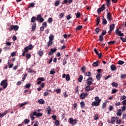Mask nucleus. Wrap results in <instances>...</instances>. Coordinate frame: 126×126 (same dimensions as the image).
<instances>
[{
    "label": "nucleus",
    "instance_id": "obj_12",
    "mask_svg": "<svg viewBox=\"0 0 126 126\" xmlns=\"http://www.w3.org/2000/svg\"><path fill=\"white\" fill-rule=\"evenodd\" d=\"M45 111L47 112L48 115H50L51 112H52V108H51V106H48Z\"/></svg>",
    "mask_w": 126,
    "mask_h": 126
},
{
    "label": "nucleus",
    "instance_id": "obj_54",
    "mask_svg": "<svg viewBox=\"0 0 126 126\" xmlns=\"http://www.w3.org/2000/svg\"><path fill=\"white\" fill-rule=\"evenodd\" d=\"M125 99H126V96L122 95V97L120 98V101H123V100H125Z\"/></svg>",
    "mask_w": 126,
    "mask_h": 126
},
{
    "label": "nucleus",
    "instance_id": "obj_18",
    "mask_svg": "<svg viewBox=\"0 0 126 126\" xmlns=\"http://www.w3.org/2000/svg\"><path fill=\"white\" fill-rule=\"evenodd\" d=\"M122 114H123V112L122 111V109H119L117 112V116H119V117H121Z\"/></svg>",
    "mask_w": 126,
    "mask_h": 126
},
{
    "label": "nucleus",
    "instance_id": "obj_60",
    "mask_svg": "<svg viewBox=\"0 0 126 126\" xmlns=\"http://www.w3.org/2000/svg\"><path fill=\"white\" fill-rule=\"evenodd\" d=\"M51 118H53L54 121H57V115H53L51 116Z\"/></svg>",
    "mask_w": 126,
    "mask_h": 126
},
{
    "label": "nucleus",
    "instance_id": "obj_64",
    "mask_svg": "<svg viewBox=\"0 0 126 126\" xmlns=\"http://www.w3.org/2000/svg\"><path fill=\"white\" fill-rule=\"evenodd\" d=\"M122 105L123 106H126V99H125L122 101Z\"/></svg>",
    "mask_w": 126,
    "mask_h": 126
},
{
    "label": "nucleus",
    "instance_id": "obj_2",
    "mask_svg": "<svg viewBox=\"0 0 126 126\" xmlns=\"http://www.w3.org/2000/svg\"><path fill=\"white\" fill-rule=\"evenodd\" d=\"M95 101H93L92 103V106L94 107V106H99L100 103H101V99H99V97L96 96L94 98Z\"/></svg>",
    "mask_w": 126,
    "mask_h": 126
},
{
    "label": "nucleus",
    "instance_id": "obj_24",
    "mask_svg": "<svg viewBox=\"0 0 126 126\" xmlns=\"http://www.w3.org/2000/svg\"><path fill=\"white\" fill-rule=\"evenodd\" d=\"M37 54L39 57H42L43 55H44V52H43V51L39 50Z\"/></svg>",
    "mask_w": 126,
    "mask_h": 126
},
{
    "label": "nucleus",
    "instance_id": "obj_41",
    "mask_svg": "<svg viewBox=\"0 0 126 126\" xmlns=\"http://www.w3.org/2000/svg\"><path fill=\"white\" fill-rule=\"evenodd\" d=\"M75 15L76 18H79V17H80V15H81V13L80 12H77V13H75Z\"/></svg>",
    "mask_w": 126,
    "mask_h": 126
},
{
    "label": "nucleus",
    "instance_id": "obj_61",
    "mask_svg": "<svg viewBox=\"0 0 126 126\" xmlns=\"http://www.w3.org/2000/svg\"><path fill=\"white\" fill-rule=\"evenodd\" d=\"M105 108H106V103L104 102L102 103V109L104 110Z\"/></svg>",
    "mask_w": 126,
    "mask_h": 126
},
{
    "label": "nucleus",
    "instance_id": "obj_23",
    "mask_svg": "<svg viewBox=\"0 0 126 126\" xmlns=\"http://www.w3.org/2000/svg\"><path fill=\"white\" fill-rule=\"evenodd\" d=\"M101 75H102V74H101L100 73H97L96 74V78L97 80H100Z\"/></svg>",
    "mask_w": 126,
    "mask_h": 126
},
{
    "label": "nucleus",
    "instance_id": "obj_20",
    "mask_svg": "<svg viewBox=\"0 0 126 126\" xmlns=\"http://www.w3.org/2000/svg\"><path fill=\"white\" fill-rule=\"evenodd\" d=\"M66 61H67V57H64V59L63 60V65H65V64L67 63Z\"/></svg>",
    "mask_w": 126,
    "mask_h": 126
},
{
    "label": "nucleus",
    "instance_id": "obj_5",
    "mask_svg": "<svg viewBox=\"0 0 126 126\" xmlns=\"http://www.w3.org/2000/svg\"><path fill=\"white\" fill-rule=\"evenodd\" d=\"M106 9V7H105V4H103L100 7L97 9V13H100L102 11H104Z\"/></svg>",
    "mask_w": 126,
    "mask_h": 126
},
{
    "label": "nucleus",
    "instance_id": "obj_31",
    "mask_svg": "<svg viewBox=\"0 0 126 126\" xmlns=\"http://www.w3.org/2000/svg\"><path fill=\"white\" fill-rule=\"evenodd\" d=\"M52 45H53V41L49 40L47 42V48H49Z\"/></svg>",
    "mask_w": 126,
    "mask_h": 126
},
{
    "label": "nucleus",
    "instance_id": "obj_22",
    "mask_svg": "<svg viewBox=\"0 0 126 126\" xmlns=\"http://www.w3.org/2000/svg\"><path fill=\"white\" fill-rule=\"evenodd\" d=\"M36 17L33 16V17H32L31 18V22L32 23H35V21H36Z\"/></svg>",
    "mask_w": 126,
    "mask_h": 126
},
{
    "label": "nucleus",
    "instance_id": "obj_13",
    "mask_svg": "<svg viewBox=\"0 0 126 126\" xmlns=\"http://www.w3.org/2000/svg\"><path fill=\"white\" fill-rule=\"evenodd\" d=\"M37 26V23H33L32 26V31H35L36 30V27Z\"/></svg>",
    "mask_w": 126,
    "mask_h": 126
},
{
    "label": "nucleus",
    "instance_id": "obj_48",
    "mask_svg": "<svg viewBox=\"0 0 126 126\" xmlns=\"http://www.w3.org/2000/svg\"><path fill=\"white\" fill-rule=\"evenodd\" d=\"M94 120H95V121H97V120H99V117L98 116V114L94 115Z\"/></svg>",
    "mask_w": 126,
    "mask_h": 126
},
{
    "label": "nucleus",
    "instance_id": "obj_51",
    "mask_svg": "<svg viewBox=\"0 0 126 126\" xmlns=\"http://www.w3.org/2000/svg\"><path fill=\"white\" fill-rule=\"evenodd\" d=\"M115 43H116V41H111L108 42V45H114V44H115Z\"/></svg>",
    "mask_w": 126,
    "mask_h": 126
},
{
    "label": "nucleus",
    "instance_id": "obj_55",
    "mask_svg": "<svg viewBox=\"0 0 126 126\" xmlns=\"http://www.w3.org/2000/svg\"><path fill=\"white\" fill-rule=\"evenodd\" d=\"M29 122H30V120H29V119H25L24 120V123H25V125H27V124H28L29 123Z\"/></svg>",
    "mask_w": 126,
    "mask_h": 126
},
{
    "label": "nucleus",
    "instance_id": "obj_38",
    "mask_svg": "<svg viewBox=\"0 0 126 126\" xmlns=\"http://www.w3.org/2000/svg\"><path fill=\"white\" fill-rule=\"evenodd\" d=\"M82 79H83V76H82V75H80L79 78L78 79V81L79 82H81V81H82Z\"/></svg>",
    "mask_w": 126,
    "mask_h": 126
},
{
    "label": "nucleus",
    "instance_id": "obj_52",
    "mask_svg": "<svg viewBox=\"0 0 126 126\" xmlns=\"http://www.w3.org/2000/svg\"><path fill=\"white\" fill-rule=\"evenodd\" d=\"M47 21L48 23H52V22H53V18H49Z\"/></svg>",
    "mask_w": 126,
    "mask_h": 126
},
{
    "label": "nucleus",
    "instance_id": "obj_56",
    "mask_svg": "<svg viewBox=\"0 0 126 126\" xmlns=\"http://www.w3.org/2000/svg\"><path fill=\"white\" fill-rule=\"evenodd\" d=\"M115 106L116 107H117V106H121V102H120V101H116Z\"/></svg>",
    "mask_w": 126,
    "mask_h": 126
},
{
    "label": "nucleus",
    "instance_id": "obj_63",
    "mask_svg": "<svg viewBox=\"0 0 126 126\" xmlns=\"http://www.w3.org/2000/svg\"><path fill=\"white\" fill-rule=\"evenodd\" d=\"M118 35H119L120 36H123L125 34H124V33H122V31H119L118 32Z\"/></svg>",
    "mask_w": 126,
    "mask_h": 126
},
{
    "label": "nucleus",
    "instance_id": "obj_7",
    "mask_svg": "<svg viewBox=\"0 0 126 126\" xmlns=\"http://www.w3.org/2000/svg\"><path fill=\"white\" fill-rule=\"evenodd\" d=\"M87 84L89 86H90L92 84V82H93V78L92 77H89L87 80Z\"/></svg>",
    "mask_w": 126,
    "mask_h": 126
},
{
    "label": "nucleus",
    "instance_id": "obj_37",
    "mask_svg": "<svg viewBox=\"0 0 126 126\" xmlns=\"http://www.w3.org/2000/svg\"><path fill=\"white\" fill-rule=\"evenodd\" d=\"M103 35H100L99 36V39H98V41H100V42H103Z\"/></svg>",
    "mask_w": 126,
    "mask_h": 126
},
{
    "label": "nucleus",
    "instance_id": "obj_53",
    "mask_svg": "<svg viewBox=\"0 0 126 126\" xmlns=\"http://www.w3.org/2000/svg\"><path fill=\"white\" fill-rule=\"evenodd\" d=\"M120 39H121V40H122V42H123L124 43H125V42H126V37L125 38L124 37H120Z\"/></svg>",
    "mask_w": 126,
    "mask_h": 126
},
{
    "label": "nucleus",
    "instance_id": "obj_11",
    "mask_svg": "<svg viewBox=\"0 0 126 126\" xmlns=\"http://www.w3.org/2000/svg\"><path fill=\"white\" fill-rule=\"evenodd\" d=\"M32 116H36L37 117V118L39 117H42V116H43V113H37L36 112H34L32 113Z\"/></svg>",
    "mask_w": 126,
    "mask_h": 126
},
{
    "label": "nucleus",
    "instance_id": "obj_43",
    "mask_svg": "<svg viewBox=\"0 0 126 126\" xmlns=\"http://www.w3.org/2000/svg\"><path fill=\"white\" fill-rule=\"evenodd\" d=\"M111 85H112L113 87H118V83L116 82L112 83Z\"/></svg>",
    "mask_w": 126,
    "mask_h": 126
},
{
    "label": "nucleus",
    "instance_id": "obj_34",
    "mask_svg": "<svg viewBox=\"0 0 126 126\" xmlns=\"http://www.w3.org/2000/svg\"><path fill=\"white\" fill-rule=\"evenodd\" d=\"M106 5L107 7L110 6L111 5V0H106Z\"/></svg>",
    "mask_w": 126,
    "mask_h": 126
},
{
    "label": "nucleus",
    "instance_id": "obj_4",
    "mask_svg": "<svg viewBox=\"0 0 126 126\" xmlns=\"http://www.w3.org/2000/svg\"><path fill=\"white\" fill-rule=\"evenodd\" d=\"M18 29H19V26L18 25H11L9 28V31H12V30H14L16 32Z\"/></svg>",
    "mask_w": 126,
    "mask_h": 126
},
{
    "label": "nucleus",
    "instance_id": "obj_1",
    "mask_svg": "<svg viewBox=\"0 0 126 126\" xmlns=\"http://www.w3.org/2000/svg\"><path fill=\"white\" fill-rule=\"evenodd\" d=\"M0 85V86H2V88H0V91H2L3 89H6V87H7L8 85V83H7V80L5 79L1 81Z\"/></svg>",
    "mask_w": 126,
    "mask_h": 126
},
{
    "label": "nucleus",
    "instance_id": "obj_10",
    "mask_svg": "<svg viewBox=\"0 0 126 126\" xmlns=\"http://www.w3.org/2000/svg\"><path fill=\"white\" fill-rule=\"evenodd\" d=\"M107 20L109 22H111V21L113 19L112 17V14H111L110 12H108L107 14Z\"/></svg>",
    "mask_w": 126,
    "mask_h": 126
},
{
    "label": "nucleus",
    "instance_id": "obj_30",
    "mask_svg": "<svg viewBox=\"0 0 126 126\" xmlns=\"http://www.w3.org/2000/svg\"><path fill=\"white\" fill-rule=\"evenodd\" d=\"M82 26H78L76 28V31H79V30H81V29H82Z\"/></svg>",
    "mask_w": 126,
    "mask_h": 126
},
{
    "label": "nucleus",
    "instance_id": "obj_35",
    "mask_svg": "<svg viewBox=\"0 0 126 126\" xmlns=\"http://www.w3.org/2000/svg\"><path fill=\"white\" fill-rule=\"evenodd\" d=\"M85 89L87 92H89L90 91V86L88 85L85 87Z\"/></svg>",
    "mask_w": 126,
    "mask_h": 126
},
{
    "label": "nucleus",
    "instance_id": "obj_46",
    "mask_svg": "<svg viewBox=\"0 0 126 126\" xmlns=\"http://www.w3.org/2000/svg\"><path fill=\"white\" fill-rule=\"evenodd\" d=\"M23 77L22 78V81H24L25 79H26V76H27V73H26L25 74H23Z\"/></svg>",
    "mask_w": 126,
    "mask_h": 126
},
{
    "label": "nucleus",
    "instance_id": "obj_28",
    "mask_svg": "<svg viewBox=\"0 0 126 126\" xmlns=\"http://www.w3.org/2000/svg\"><path fill=\"white\" fill-rule=\"evenodd\" d=\"M77 108V103H75L73 104V106L72 107V110H74V111H75V109Z\"/></svg>",
    "mask_w": 126,
    "mask_h": 126
},
{
    "label": "nucleus",
    "instance_id": "obj_62",
    "mask_svg": "<svg viewBox=\"0 0 126 126\" xmlns=\"http://www.w3.org/2000/svg\"><path fill=\"white\" fill-rule=\"evenodd\" d=\"M50 50L51 52L55 53L57 52V48H55L54 49H51Z\"/></svg>",
    "mask_w": 126,
    "mask_h": 126
},
{
    "label": "nucleus",
    "instance_id": "obj_50",
    "mask_svg": "<svg viewBox=\"0 0 126 126\" xmlns=\"http://www.w3.org/2000/svg\"><path fill=\"white\" fill-rule=\"evenodd\" d=\"M55 125L56 126H60V122L59 121V120H55Z\"/></svg>",
    "mask_w": 126,
    "mask_h": 126
},
{
    "label": "nucleus",
    "instance_id": "obj_14",
    "mask_svg": "<svg viewBox=\"0 0 126 126\" xmlns=\"http://www.w3.org/2000/svg\"><path fill=\"white\" fill-rule=\"evenodd\" d=\"M110 68L112 70V71H115L117 69V67L116 66V65L112 64L110 66Z\"/></svg>",
    "mask_w": 126,
    "mask_h": 126
},
{
    "label": "nucleus",
    "instance_id": "obj_39",
    "mask_svg": "<svg viewBox=\"0 0 126 126\" xmlns=\"http://www.w3.org/2000/svg\"><path fill=\"white\" fill-rule=\"evenodd\" d=\"M80 104L81 108H84V106H85V103H84V101H81Z\"/></svg>",
    "mask_w": 126,
    "mask_h": 126
},
{
    "label": "nucleus",
    "instance_id": "obj_3",
    "mask_svg": "<svg viewBox=\"0 0 126 126\" xmlns=\"http://www.w3.org/2000/svg\"><path fill=\"white\" fill-rule=\"evenodd\" d=\"M68 122L70 125L75 126V125L77 124L78 120H77V119H73L72 118H70L68 120Z\"/></svg>",
    "mask_w": 126,
    "mask_h": 126
},
{
    "label": "nucleus",
    "instance_id": "obj_25",
    "mask_svg": "<svg viewBox=\"0 0 126 126\" xmlns=\"http://www.w3.org/2000/svg\"><path fill=\"white\" fill-rule=\"evenodd\" d=\"M107 23V20L104 17L102 18V24L103 25H106Z\"/></svg>",
    "mask_w": 126,
    "mask_h": 126
},
{
    "label": "nucleus",
    "instance_id": "obj_9",
    "mask_svg": "<svg viewBox=\"0 0 126 126\" xmlns=\"http://www.w3.org/2000/svg\"><path fill=\"white\" fill-rule=\"evenodd\" d=\"M88 95V94H87V93H83L80 95V99H81V100H83V99H84L85 97H87Z\"/></svg>",
    "mask_w": 126,
    "mask_h": 126
},
{
    "label": "nucleus",
    "instance_id": "obj_29",
    "mask_svg": "<svg viewBox=\"0 0 126 126\" xmlns=\"http://www.w3.org/2000/svg\"><path fill=\"white\" fill-rule=\"evenodd\" d=\"M92 65H93V66H98V65H99V61L94 62Z\"/></svg>",
    "mask_w": 126,
    "mask_h": 126
},
{
    "label": "nucleus",
    "instance_id": "obj_8",
    "mask_svg": "<svg viewBox=\"0 0 126 126\" xmlns=\"http://www.w3.org/2000/svg\"><path fill=\"white\" fill-rule=\"evenodd\" d=\"M33 48V46L32 44H30L28 46L25 47L24 51H26V52H29V50H32V49Z\"/></svg>",
    "mask_w": 126,
    "mask_h": 126
},
{
    "label": "nucleus",
    "instance_id": "obj_16",
    "mask_svg": "<svg viewBox=\"0 0 126 126\" xmlns=\"http://www.w3.org/2000/svg\"><path fill=\"white\" fill-rule=\"evenodd\" d=\"M31 58V54H30V53H26V61H28L29 59H30Z\"/></svg>",
    "mask_w": 126,
    "mask_h": 126
},
{
    "label": "nucleus",
    "instance_id": "obj_47",
    "mask_svg": "<svg viewBox=\"0 0 126 126\" xmlns=\"http://www.w3.org/2000/svg\"><path fill=\"white\" fill-rule=\"evenodd\" d=\"M63 16H64V13H61L59 15L60 18H62V17H63Z\"/></svg>",
    "mask_w": 126,
    "mask_h": 126
},
{
    "label": "nucleus",
    "instance_id": "obj_42",
    "mask_svg": "<svg viewBox=\"0 0 126 126\" xmlns=\"http://www.w3.org/2000/svg\"><path fill=\"white\" fill-rule=\"evenodd\" d=\"M26 104H28V102H25L24 103H21L20 104V107L21 108L22 107H23V106H25Z\"/></svg>",
    "mask_w": 126,
    "mask_h": 126
},
{
    "label": "nucleus",
    "instance_id": "obj_17",
    "mask_svg": "<svg viewBox=\"0 0 126 126\" xmlns=\"http://www.w3.org/2000/svg\"><path fill=\"white\" fill-rule=\"evenodd\" d=\"M37 102L40 105L45 104V100H44V99H38L37 100Z\"/></svg>",
    "mask_w": 126,
    "mask_h": 126
},
{
    "label": "nucleus",
    "instance_id": "obj_57",
    "mask_svg": "<svg viewBox=\"0 0 126 126\" xmlns=\"http://www.w3.org/2000/svg\"><path fill=\"white\" fill-rule=\"evenodd\" d=\"M86 75L87 76H89V77H90V76H91V72H87L86 73Z\"/></svg>",
    "mask_w": 126,
    "mask_h": 126
},
{
    "label": "nucleus",
    "instance_id": "obj_45",
    "mask_svg": "<svg viewBox=\"0 0 126 126\" xmlns=\"http://www.w3.org/2000/svg\"><path fill=\"white\" fill-rule=\"evenodd\" d=\"M124 63H125V62H124L123 61L120 60L118 61V64H120V65H123Z\"/></svg>",
    "mask_w": 126,
    "mask_h": 126
},
{
    "label": "nucleus",
    "instance_id": "obj_36",
    "mask_svg": "<svg viewBox=\"0 0 126 126\" xmlns=\"http://www.w3.org/2000/svg\"><path fill=\"white\" fill-rule=\"evenodd\" d=\"M34 6H35V4H34V3H31L29 4L28 8H31V7H34Z\"/></svg>",
    "mask_w": 126,
    "mask_h": 126
},
{
    "label": "nucleus",
    "instance_id": "obj_19",
    "mask_svg": "<svg viewBox=\"0 0 126 126\" xmlns=\"http://www.w3.org/2000/svg\"><path fill=\"white\" fill-rule=\"evenodd\" d=\"M115 29V24H112L110 25V32H112L113 30Z\"/></svg>",
    "mask_w": 126,
    "mask_h": 126
},
{
    "label": "nucleus",
    "instance_id": "obj_32",
    "mask_svg": "<svg viewBox=\"0 0 126 126\" xmlns=\"http://www.w3.org/2000/svg\"><path fill=\"white\" fill-rule=\"evenodd\" d=\"M54 36L52 34H51L49 37V41H51L53 42V41H54Z\"/></svg>",
    "mask_w": 126,
    "mask_h": 126
},
{
    "label": "nucleus",
    "instance_id": "obj_44",
    "mask_svg": "<svg viewBox=\"0 0 126 126\" xmlns=\"http://www.w3.org/2000/svg\"><path fill=\"white\" fill-rule=\"evenodd\" d=\"M60 0L56 1L54 4L55 6H58V5H60Z\"/></svg>",
    "mask_w": 126,
    "mask_h": 126
},
{
    "label": "nucleus",
    "instance_id": "obj_27",
    "mask_svg": "<svg viewBox=\"0 0 126 126\" xmlns=\"http://www.w3.org/2000/svg\"><path fill=\"white\" fill-rule=\"evenodd\" d=\"M96 21L97 22L96 26H98L100 24V17H97L96 18Z\"/></svg>",
    "mask_w": 126,
    "mask_h": 126
},
{
    "label": "nucleus",
    "instance_id": "obj_21",
    "mask_svg": "<svg viewBox=\"0 0 126 126\" xmlns=\"http://www.w3.org/2000/svg\"><path fill=\"white\" fill-rule=\"evenodd\" d=\"M116 123V117H113L111 119V124H115Z\"/></svg>",
    "mask_w": 126,
    "mask_h": 126
},
{
    "label": "nucleus",
    "instance_id": "obj_33",
    "mask_svg": "<svg viewBox=\"0 0 126 126\" xmlns=\"http://www.w3.org/2000/svg\"><path fill=\"white\" fill-rule=\"evenodd\" d=\"M65 80L66 81H69V80H70V77L69 76V74H67L66 75Z\"/></svg>",
    "mask_w": 126,
    "mask_h": 126
},
{
    "label": "nucleus",
    "instance_id": "obj_15",
    "mask_svg": "<svg viewBox=\"0 0 126 126\" xmlns=\"http://www.w3.org/2000/svg\"><path fill=\"white\" fill-rule=\"evenodd\" d=\"M8 113V110H5L4 112V113H3L2 114L0 113V118H3V117H4V116H5V115H6V114Z\"/></svg>",
    "mask_w": 126,
    "mask_h": 126
},
{
    "label": "nucleus",
    "instance_id": "obj_26",
    "mask_svg": "<svg viewBox=\"0 0 126 126\" xmlns=\"http://www.w3.org/2000/svg\"><path fill=\"white\" fill-rule=\"evenodd\" d=\"M94 32H95V34H98L99 32H101V29H100V28H96L94 30Z\"/></svg>",
    "mask_w": 126,
    "mask_h": 126
},
{
    "label": "nucleus",
    "instance_id": "obj_58",
    "mask_svg": "<svg viewBox=\"0 0 126 126\" xmlns=\"http://www.w3.org/2000/svg\"><path fill=\"white\" fill-rule=\"evenodd\" d=\"M37 80H39L40 81H44L45 80V78H44L43 77H39Z\"/></svg>",
    "mask_w": 126,
    "mask_h": 126
},
{
    "label": "nucleus",
    "instance_id": "obj_6",
    "mask_svg": "<svg viewBox=\"0 0 126 126\" xmlns=\"http://www.w3.org/2000/svg\"><path fill=\"white\" fill-rule=\"evenodd\" d=\"M36 21H39L40 23L44 22V18H42V16H41V14H38L37 15Z\"/></svg>",
    "mask_w": 126,
    "mask_h": 126
},
{
    "label": "nucleus",
    "instance_id": "obj_40",
    "mask_svg": "<svg viewBox=\"0 0 126 126\" xmlns=\"http://www.w3.org/2000/svg\"><path fill=\"white\" fill-rule=\"evenodd\" d=\"M106 34H107V31H106V30H104L102 31L101 35H102V36H105V35H106Z\"/></svg>",
    "mask_w": 126,
    "mask_h": 126
},
{
    "label": "nucleus",
    "instance_id": "obj_59",
    "mask_svg": "<svg viewBox=\"0 0 126 126\" xmlns=\"http://www.w3.org/2000/svg\"><path fill=\"white\" fill-rule=\"evenodd\" d=\"M126 106H124L122 107V110H121V111L122 112H125V111H126Z\"/></svg>",
    "mask_w": 126,
    "mask_h": 126
},
{
    "label": "nucleus",
    "instance_id": "obj_49",
    "mask_svg": "<svg viewBox=\"0 0 126 126\" xmlns=\"http://www.w3.org/2000/svg\"><path fill=\"white\" fill-rule=\"evenodd\" d=\"M55 91H56L57 94H59V93H61V92H62V90L58 89L55 90Z\"/></svg>",
    "mask_w": 126,
    "mask_h": 126
}]
</instances>
